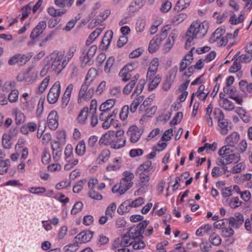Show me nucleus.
<instances>
[{"label": "nucleus", "instance_id": "obj_1", "mask_svg": "<svg viewBox=\"0 0 252 252\" xmlns=\"http://www.w3.org/2000/svg\"><path fill=\"white\" fill-rule=\"evenodd\" d=\"M64 54L62 52L54 51L47 57L48 69L59 74L67 64L66 59H63Z\"/></svg>", "mask_w": 252, "mask_h": 252}, {"label": "nucleus", "instance_id": "obj_2", "mask_svg": "<svg viewBox=\"0 0 252 252\" xmlns=\"http://www.w3.org/2000/svg\"><path fill=\"white\" fill-rule=\"evenodd\" d=\"M208 25L205 22H193L188 30L187 35H189L194 39L202 38L207 33Z\"/></svg>", "mask_w": 252, "mask_h": 252}, {"label": "nucleus", "instance_id": "obj_3", "mask_svg": "<svg viewBox=\"0 0 252 252\" xmlns=\"http://www.w3.org/2000/svg\"><path fill=\"white\" fill-rule=\"evenodd\" d=\"M149 222V221L148 220H143L136 226L131 227L126 233L134 240L142 239L143 236L141 234L144 233V229L147 226Z\"/></svg>", "mask_w": 252, "mask_h": 252}, {"label": "nucleus", "instance_id": "obj_4", "mask_svg": "<svg viewBox=\"0 0 252 252\" xmlns=\"http://www.w3.org/2000/svg\"><path fill=\"white\" fill-rule=\"evenodd\" d=\"M135 175L138 177V179L136 184L137 187H139V189L135 191L134 194L138 195L139 192L143 191L144 187L146 186L150 179L149 173H143V171L140 169H136L135 171Z\"/></svg>", "mask_w": 252, "mask_h": 252}, {"label": "nucleus", "instance_id": "obj_5", "mask_svg": "<svg viewBox=\"0 0 252 252\" xmlns=\"http://www.w3.org/2000/svg\"><path fill=\"white\" fill-rule=\"evenodd\" d=\"M61 93V84L59 81H56L50 89L47 99L50 104L56 103Z\"/></svg>", "mask_w": 252, "mask_h": 252}, {"label": "nucleus", "instance_id": "obj_6", "mask_svg": "<svg viewBox=\"0 0 252 252\" xmlns=\"http://www.w3.org/2000/svg\"><path fill=\"white\" fill-rule=\"evenodd\" d=\"M133 182H128L125 180L121 179L119 184L113 186L112 191L113 193L118 192L121 195L131 188Z\"/></svg>", "mask_w": 252, "mask_h": 252}, {"label": "nucleus", "instance_id": "obj_7", "mask_svg": "<svg viewBox=\"0 0 252 252\" xmlns=\"http://www.w3.org/2000/svg\"><path fill=\"white\" fill-rule=\"evenodd\" d=\"M229 226L233 228H238L244 222V219L243 216L240 213H236L233 217L228 219Z\"/></svg>", "mask_w": 252, "mask_h": 252}, {"label": "nucleus", "instance_id": "obj_8", "mask_svg": "<svg viewBox=\"0 0 252 252\" xmlns=\"http://www.w3.org/2000/svg\"><path fill=\"white\" fill-rule=\"evenodd\" d=\"M59 117L57 112L53 110L48 115L47 118V125L49 128L52 130H55L59 126Z\"/></svg>", "mask_w": 252, "mask_h": 252}, {"label": "nucleus", "instance_id": "obj_9", "mask_svg": "<svg viewBox=\"0 0 252 252\" xmlns=\"http://www.w3.org/2000/svg\"><path fill=\"white\" fill-rule=\"evenodd\" d=\"M30 59L29 56L23 54H18L11 58L8 61L10 65L17 63L19 65L25 64Z\"/></svg>", "mask_w": 252, "mask_h": 252}, {"label": "nucleus", "instance_id": "obj_10", "mask_svg": "<svg viewBox=\"0 0 252 252\" xmlns=\"http://www.w3.org/2000/svg\"><path fill=\"white\" fill-rule=\"evenodd\" d=\"M115 139V132L114 131H109L102 135L99 140L100 144H104V145H111Z\"/></svg>", "mask_w": 252, "mask_h": 252}, {"label": "nucleus", "instance_id": "obj_11", "mask_svg": "<svg viewBox=\"0 0 252 252\" xmlns=\"http://www.w3.org/2000/svg\"><path fill=\"white\" fill-rule=\"evenodd\" d=\"M47 26L46 22L44 21L40 22L38 25L32 31L30 37L32 39H34L41 34Z\"/></svg>", "mask_w": 252, "mask_h": 252}, {"label": "nucleus", "instance_id": "obj_12", "mask_svg": "<svg viewBox=\"0 0 252 252\" xmlns=\"http://www.w3.org/2000/svg\"><path fill=\"white\" fill-rule=\"evenodd\" d=\"M93 236V232L90 231L81 232L74 238L75 240L79 241V243H86L90 241Z\"/></svg>", "mask_w": 252, "mask_h": 252}, {"label": "nucleus", "instance_id": "obj_13", "mask_svg": "<svg viewBox=\"0 0 252 252\" xmlns=\"http://www.w3.org/2000/svg\"><path fill=\"white\" fill-rule=\"evenodd\" d=\"M73 88V84H69L66 88L62 99V107L64 108L67 105L70 98V95Z\"/></svg>", "mask_w": 252, "mask_h": 252}, {"label": "nucleus", "instance_id": "obj_14", "mask_svg": "<svg viewBox=\"0 0 252 252\" xmlns=\"http://www.w3.org/2000/svg\"><path fill=\"white\" fill-rule=\"evenodd\" d=\"M162 41L161 37L158 35L155 36L150 41L149 45V51L151 53H155L159 48Z\"/></svg>", "mask_w": 252, "mask_h": 252}, {"label": "nucleus", "instance_id": "obj_15", "mask_svg": "<svg viewBox=\"0 0 252 252\" xmlns=\"http://www.w3.org/2000/svg\"><path fill=\"white\" fill-rule=\"evenodd\" d=\"M233 147L227 144L222 147L219 151L218 154L222 158H230L233 156Z\"/></svg>", "mask_w": 252, "mask_h": 252}, {"label": "nucleus", "instance_id": "obj_16", "mask_svg": "<svg viewBox=\"0 0 252 252\" xmlns=\"http://www.w3.org/2000/svg\"><path fill=\"white\" fill-rule=\"evenodd\" d=\"M89 84L84 83L81 86L78 94V101L81 102L82 99L86 100L90 98V95L88 94L87 91Z\"/></svg>", "mask_w": 252, "mask_h": 252}, {"label": "nucleus", "instance_id": "obj_17", "mask_svg": "<svg viewBox=\"0 0 252 252\" xmlns=\"http://www.w3.org/2000/svg\"><path fill=\"white\" fill-rule=\"evenodd\" d=\"M113 32L112 31H107L105 32L101 42L103 49H104V46L105 49L108 48L113 38Z\"/></svg>", "mask_w": 252, "mask_h": 252}, {"label": "nucleus", "instance_id": "obj_18", "mask_svg": "<svg viewBox=\"0 0 252 252\" xmlns=\"http://www.w3.org/2000/svg\"><path fill=\"white\" fill-rule=\"evenodd\" d=\"M239 138V134L237 132H234L226 137L225 142L229 146L234 147L238 142Z\"/></svg>", "mask_w": 252, "mask_h": 252}, {"label": "nucleus", "instance_id": "obj_19", "mask_svg": "<svg viewBox=\"0 0 252 252\" xmlns=\"http://www.w3.org/2000/svg\"><path fill=\"white\" fill-rule=\"evenodd\" d=\"M89 116V108L87 107H84L78 116V122L82 125L85 124Z\"/></svg>", "mask_w": 252, "mask_h": 252}, {"label": "nucleus", "instance_id": "obj_20", "mask_svg": "<svg viewBox=\"0 0 252 252\" xmlns=\"http://www.w3.org/2000/svg\"><path fill=\"white\" fill-rule=\"evenodd\" d=\"M132 208L130 201L128 200L123 202L118 207L117 212L121 215L129 212Z\"/></svg>", "mask_w": 252, "mask_h": 252}, {"label": "nucleus", "instance_id": "obj_21", "mask_svg": "<svg viewBox=\"0 0 252 252\" xmlns=\"http://www.w3.org/2000/svg\"><path fill=\"white\" fill-rule=\"evenodd\" d=\"M139 78V75L137 74L134 75L132 79L125 87L123 89V93L128 94L135 86L136 81Z\"/></svg>", "mask_w": 252, "mask_h": 252}, {"label": "nucleus", "instance_id": "obj_22", "mask_svg": "<svg viewBox=\"0 0 252 252\" xmlns=\"http://www.w3.org/2000/svg\"><path fill=\"white\" fill-rule=\"evenodd\" d=\"M116 100L114 99H109L101 104L99 107L100 111H105L109 112V110L114 106L115 104Z\"/></svg>", "mask_w": 252, "mask_h": 252}, {"label": "nucleus", "instance_id": "obj_23", "mask_svg": "<svg viewBox=\"0 0 252 252\" xmlns=\"http://www.w3.org/2000/svg\"><path fill=\"white\" fill-rule=\"evenodd\" d=\"M167 143L164 142H159L156 147L154 148V151L147 156V158H155L157 156V152L162 151L165 148Z\"/></svg>", "mask_w": 252, "mask_h": 252}, {"label": "nucleus", "instance_id": "obj_24", "mask_svg": "<svg viewBox=\"0 0 252 252\" xmlns=\"http://www.w3.org/2000/svg\"><path fill=\"white\" fill-rule=\"evenodd\" d=\"M130 133V141L132 143H136L141 137V133L136 127H131L129 129Z\"/></svg>", "mask_w": 252, "mask_h": 252}, {"label": "nucleus", "instance_id": "obj_25", "mask_svg": "<svg viewBox=\"0 0 252 252\" xmlns=\"http://www.w3.org/2000/svg\"><path fill=\"white\" fill-rule=\"evenodd\" d=\"M212 226L210 224H206L198 228L196 231V235L201 237L204 235L208 234L212 230Z\"/></svg>", "mask_w": 252, "mask_h": 252}, {"label": "nucleus", "instance_id": "obj_26", "mask_svg": "<svg viewBox=\"0 0 252 252\" xmlns=\"http://www.w3.org/2000/svg\"><path fill=\"white\" fill-rule=\"evenodd\" d=\"M37 77V73L32 71L31 68H29L25 71V83L29 84L32 83Z\"/></svg>", "mask_w": 252, "mask_h": 252}, {"label": "nucleus", "instance_id": "obj_27", "mask_svg": "<svg viewBox=\"0 0 252 252\" xmlns=\"http://www.w3.org/2000/svg\"><path fill=\"white\" fill-rule=\"evenodd\" d=\"M220 104L222 108L228 111H232L235 107L234 103L228 99H223L220 102Z\"/></svg>", "mask_w": 252, "mask_h": 252}, {"label": "nucleus", "instance_id": "obj_28", "mask_svg": "<svg viewBox=\"0 0 252 252\" xmlns=\"http://www.w3.org/2000/svg\"><path fill=\"white\" fill-rule=\"evenodd\" d=\"M224 32V31L222 29L218 28L211 35L209 40L210 42L213 43L219 40Z\"/></svg>", "mask_w": 252, "mask_h": 252}, {"label": "nucleus", "instance_id": "obj_29", "mask_svg": "<svg viewBox=\"0 0 252 252\" xmlns=\"http://www.w3.org/2000/svg\"><path fill=\"white\" fill-rule=\"evenodd\" d=\"M233 159L234 158H219V160L217 163L219 166H222V169L225 172L227 170V166H226V165L233 163Z\"/></svg>", "mask_w": 252, "mask_h": 252}, {"label": "nucleus", "instance_id": "obj_30", "mask_svg": "<svg viewBox=\"0 0 252 252\" xmlns=\"http://www.w3.org/2000/svg\"><path fill=\"white\" fill-rule=\"evenodd\" d=\"M97 75V71L94 68H90L87 74L85 83L88 84H90L95 78Z\"/></svg>", "mask_w": 252, "mask_h": 252}, {"label": "nucleus", "instance_id": "obj_31", "mask_svg": "<svg viewBox=\"0 0 252 252\" xmlns=\"http://www.w3.org/2000/svg\"><path fill=\"white\" fill-rule=\"evenodd\" d=\"M14 113L15 114V122L17 125H19L24 123L26 117L20 110L16 109L14 111Z\"/></svg>", "mask_w": 252, "mask_h": 252}, {"label": "nucleus", "instance_id": "obj_32", "mask_svg": "<svg viewBox=\"0 0 252 252\" xmlns=\"http://www.w3.org/2000/svg\"><path fill=\"white\" fill-rule=\"evenodd\" d=\"M246 167L245 162H241L234 165L229 171L233 174L239 173L244 170Z\"/></svg>", "mask_w": 252, "mask_h": 252}, {"label": "nucleus", "instance_id": "obj_33", "mask_svg": "<svg viewBox=\"0 0 252 252\" xmlns=\"http://www.w3.org/2000/svg\"><path fill=\"white\" fill-rule=\"evenodd\" d=\"M102 30L101 29H96L90 35L88 39L86 41V45H89L91 44L99 36Z\"/></svg>", "mask_w": 252, "mask_h": 252}, {"label": "nucleus", "instance_id": "obj_34", "mask_svg": "<svg viewBox=\"0 0 252 252\" xmlns=\"http://www.w3.org/2000/svg\"><path fill=\"white\" fill-rule=\"evenodd\" d=\"M144 99L143 95L139 96L135 98L132 102L130 106V111L132 113H134L137 110V107L142 102Z\"/></svg>", "mask_w": 252, "mask_h": 252}, {"label": "nucleus", "instance_id": "obj_35", "mask_svg": "<svg viewBox=\"0 0 252 252\" xmlns=\"http://www.w3.org/2000/svg\"><path fill=\"white\" fill-rule=\"evenodd\" d=\"M143 171V173H149L152 170V162L150 160H147L145 163L141 164L137 169H140Z\"/></svg>", "mask_w": 252, "mask_h": 252}, {"label": "nucleus", "instance_id": "obj_36", "mask_svg": "<svg viewBox=\"0 0 252 252\" xmlns=\"http://www.w3.org/2000/svg\"><path fill=\"white\" fill-rule=\"evenodd\" d=\"M190 0H179L175 6V9L181 11L187 7L190 4Z\"/></svg>", "mask_w": 252, "mask_h": 252}, {"label": "nucleus", "instance_id": "obj_37", "mask_svg": "<svg viewBox=\"0 0 252 252\" xmlns=\"http://www.w3.org/2000/svg\"><path fill=\"white\" fill-rule=\"evenodd\" d=\"M126 141V139L124 138L114 139L112 144V148L117 149L123 147L125 145Z\"/></svg>", "mask_w": 252, "mask_h": 252}, {"label": "nucleus", "instance_id": "obj_38", "mask_svg": "<svg viewBox=\"0 0 252 252\" xmlns=\"http://www.w3.org/2000/svg\"><path fill=\"white\" fill-rule=\"evenodd\" d=\"M50 81V76H46L41 83L38 88V94H42L46 89Z\"/></svg>", "mask_w": 252, "mask_h": 252}, {"label": "nucleus", "instance_id": "obj_39", "mask_svg": "<svg viewBox=\"0 0 252 252\" xmlns=\"http://www.w3.org/2000/svg\"><path fill=\"white\" fill-rule=\"evenodd\" d=\"M75 151L78 156H83L86 151V146L83 140L80 141L77 145Z\"/></svg>", "mask_w": 252, "mask_h": 252}, {"label": "nucleus", "instance_id": "obj_40", "mask_svg": "<svg viewBox=\"0 0 252 252\" xmlns=\"http://www.w3.org/2000/svg\"><path fill=\"white\" fill-rule=\"evenodd\" d=\"M121 162L118 159H114L112 163L109 164L106 167V170L108 171H116L119 169L121 167Z\"/></svg>", "mask_w": 252, "mask_h": 252}, {"label": "nucleus", "instance_id": "obj_41", "mask_svg": "<svg viewBox=\"0 0 252 252\" xmlns=\"http://www.w3.org/2000/svg\"><path fill=\"white\" fill-rule=\"evenodd\" d=\"M56 138L58 139L57 141H55V143L57 144L59 147V143H63L65 142L66 139V133L64 130L58 131L57 132Z\"/></svg>", "mask_w": 252, "mask_h": 252}, {"label": "nucleus", "instance_id": "obj_42", "mask_svg": "<svg viewBox=\"0 0 252 252\" xmlns=\"http://www.w3.org/2000/svg\"><path fill=\"white\" fill-rule=\"evenodd\" d=\"M133 241L134 240L131 237L129 236L127 233H126L121 238V245L124 247L128 246L133 244Z\"/></svg>", "mask_w": 252, "mask_h": 252}, {"label": "nucleus", "instance_id": "obj_43", "mask_svg": "<svg viewBox=\"0 0 252 252\" xmlns=\"http://www.w3.org/2000/svg\"><path fill=\"white\" fill-rule=\"evenodd\" d=\"M117 205L115 202L112 203L109 205L105 210L106 216H108L110 219H112L116 209Z\"/></svg>", "mask_w": 252, "mask_h": 252}, {"label": "nucleus", "instance_id": "obj_44", "mask_svg": "<svg viewBox=\"0 0 252 252\" xmlns=\"http://www.w3.org/2000/svg\"><path fill=\"white\" fill-rule=\"evenodd\" d=\"M74 241L73 244H70L64 247L63 249L65 252H75L78 249L79 241L75 239Z\"/></svg>", "mask_w": 252, "mask_h": 252}, {"label": "nucleus", "instance_id": "obj_45", "mask_svg": "<svg viewBox=\"0 0 252 252\" xmlns=\"http://www.w3.org/2000/svg\"><path fill=\"white\" fill-rule=\"evenodd\" d=\"M209 240L210 243L215 246H219L221 242L220 237L215 233H212L210 235Z\"/></svg>", "mask_w": 252, "mask_h": 252}, {"label": "nucleus", "instance_id": "obj_46", "mask_svg": "<svg viewBox=\"0 0 252 252\" xmlns=\"http://www.w3.org/2000/svg\"><path fill=\"white\" fill-rule=\"evenodd\" d=\"M161 81V76L157 75L155 77L149 85V90L152 91L157 87Z\"/></svg>", "mask_w": 252, "mask_h": 252}, {"label": "nucleus", "instance_id": "obj_47", "mask_svg": "<svg viewBox=\"0 0 252 252\" xmlns=\"http://www.w3.org/2000/svg\"><path fill=\"white\" fill-rule=\"evenodd\" d=\"M10 160L9 159H6L5 160H0V174H3L6 173L10 165Z\"/></svg>", "mask_w": 252, "mask_h": 252}, {"label": "nucleus", "instance_id": "obj_48", "mask_svg": "<svg viewBox=\"0 0 252 252\" xmlns=\"http://www.w3.org/2000/svg\"><path fill=\"white\" fill-rule=\"evenodd\" d=\"M119 75L124 82L127 81L133 78L130 72L126 71L125 69H122L119 72Z\"/></svg>", "mask_w": 252, "mask_h": 252}, {"label": "nucleus", "instance_id": "obj_49", "mask_svg": "<svg viewBox=\"0 0 252 252\" xmlns=\"http://www.w3.org/2000/svg\"><path fill=\"white\" fill-rule=\"evenodd\" d=\"M66 160V163L64 165V168L65 170H68L72 168L75 165L78 163L77 158H68Z\"/></svg>", "mask_w": 252, "mask_h": 252}, {"label": "nucleus", "instance_id": "obj_50", "mask_svg": "<svg viewBox=\"0 0 252 252\" xmlns=\"http://www.w3.org/2000/svg\"><path fill=\"white\" fill-rule=\"evenodd\" d=\"M86 179L80 180L76 183L73 187V191L74 193H79L82 190L83 185L86 183Z\"/></svg>", "mask_w": 252, "mask_h": 252}, {"label": "nucleus", "instance_id": "obj_51", "mask_svg": "<svg viewBox=\"0 0 252 252\" xmlns=\"http://www.w3.org/2000/svg\"><path fill=\"white\" fill-rule=\"evenodd\" d=\"M142 239H137V240H134L132 245V248L133 250H137L144 248L146 247V244L141 240Z\"/></svg>", "mask_w": 252, "mask_h": 252}, {"label": "nucleus", "instance_id": "obj_52", "mask_svg": "<svg viewBox=\"0 0 252 252\" xmlns=\"http://www.w3.org/2000/svg\"><path fill=\"white\" fill-rule=\"evenodd\" d=\"M214 114L215 115V119L218 121V123L225 120L224 114L220 109L219 108L215 109L214 111Z\"/></svg>", "mask_w": 252, "mask_h": 252}, {"label": "nucleus", "instance_id": "obj_53", "mask_svg": "<svg viewBox=\"0 0 252 252\" xmlns=\"http://www.w3.org/2000/svg\"><path fill=\"white\" fill-rule=\"evenodd\" d=\"M115 58L113 57H110L107 59L104 66V71L106 73L110 72L111 68L113 66Z\"/></svg>", "mask_w": 252, "mask_h": 252}, {"label": "nucleus", "instance_id": "obj_54", "mask_svg": "<svg viewBox=\"0 0 252 252\" xmlns=\"http://www.w3.org/2000/svg\"><path fill=\"white\" fill-rule=\"evenodd\" d=\"M32 6V3H30L29 4L24 6L22 8V16L21 20L23 21L25 18H27L29 15V13L31 11Z\"/></svg>", "mask_w": 252, "mask_h": 252}, {"label": "nucleus", "instance_id": "obj_55", "mask_svg": "<svg viewBox=\"0 0 252 252\" xmlns=\"http://www.w3.org/2000/svg\"><path fill=\"white\" fill-rule=\"evenodd\" d=\"M236 112L239 115L242 120L245 123H248L250 121V117L245 114V110L241 107L238 108Z\"/></svg>", "mask_w": 252, "mask_h": 252}, {"label": "nucleus", "instance_id": "obj_56", "mask_svg": "<svg viewBox=\"0 0 252 252\" xmlns=\"http://www.w3.org/2000/svg\"><path fill=\"white\" fill-rule=\"evenodd\" d=\"M219 126H220V132L223 135H225L228 133V122L227 120H224L223 121L218 123Z\"/></svg>", "mask_w": 252, "mask_h": 252}, {"label": "nucleus", "instance_id": "obj_57", "mask_svg": "<svg viewBox=\"0 0 252 252\" xmlns=\"http://www.w3.org/2000/svg\"><path fill=\"white\" fill-rule=\"evenodd\" d=\"M187 17L186 14L184 13H180L173 18L172 22L174 24H179L183 22Z\"/></svg>", "mask_w": 252, "mask_h": 252}, {"label": "nucleus", "instance_id": "obj_58", "mask_svg": "<svg viewBox=\"0 0 252 252\" xmlns=\"http://www.w3.org/2000/svg\"><path fill=\"white\" fill-rule=\"evenodd\" d=\"M83 207V204L82 202L78 201L76 202L71 211V214L76 215L82 210Z\"/></svg>", "mask_w": 252, "mask_h": 252}, {"label": "nucleus", "instance_id": "obj_59", "mask_svg": "<svg viewBox=\"0 0 252 252\" xmlns=\"http://www.w3.org/2000/svg\"><path fill=\"white\" fill-rule=\"evenodd\" d=\"M242 202L239 200L238 197H233L229 203V206L233 209L236 208L241 205Z\"/></svg>", "mask_w": 252, "mask_h": 252}, {"label": "nucleus", "instance_id": "obj_60", "mask_svg": "<svg viewBox=\"0 0 252 252\" xmlns=\"http://www.w3.org/2000/svg\"><path fill=\"white\" fill-rule=\"evenodd\" d=\"M71 181L69 180H65L62 182L58 183L56 185V189L58 190H61L70 186Z\"/></svg>", "mask_w": 252, "mask_h": 252}, {"label": "nucleus", "instance_id": "obj_61", "mask_svg": "<svg viewBox=\"0 0 252 252\" xmlns=\"http://www.w3.org/2000/svg\"><path fill=\"white\" fill-rule=\"evenodd\" d=\"M174 37L173 35H170L166 43H165L164 45V50L166 52H168L171 47H172L173 45L174 44Z\"/></svg>", "mask_w": 252, "mask_h": 252}, {"label": "nucleus", "instance_id": "obj_62", "mask_svg": "<svg viewBox=\"0 0 252 252\" xmlns=\"http://www.w3.org/2000/svg\"><path fill=\"white\" fill-rule=\"evenodd\" d=\"M234 234V230L233 227L228 226V227H225L222 228V235L225 237H230L232 236Z\"/></svg>", "mask_w": 252, "mask_h": 252}, {"label": "nucleus", "instance_id": "obj_63", "mask_svg": "<svg viewBox=\"0 0 252 252\" xmlns=\"http://www.w3.org/2000/svg\"><path fill=\"white\" fill-rule=\"evenodd\" d=\"M199 247L203 252H208L211 250V245L207 241H202L200 244Z\"/></svg>", "mask_w": 252, "mask_h": 252}, {"label": "nucleus", "instance_id": "obj_64", "mask_svg": "<svg viewBox=\"0 0 252 252\" xmlns=\"http://www.w3.org/2000/svg\"><path fill=\"white\" fill-rule=\"evenodd\" d=\"M19 92L17 90L14 89L12 90L9 94L8 98L11 102H14L17 100Z\"/></svg>", "mask_w": 252, "mask_h": 252}]
</instances>
